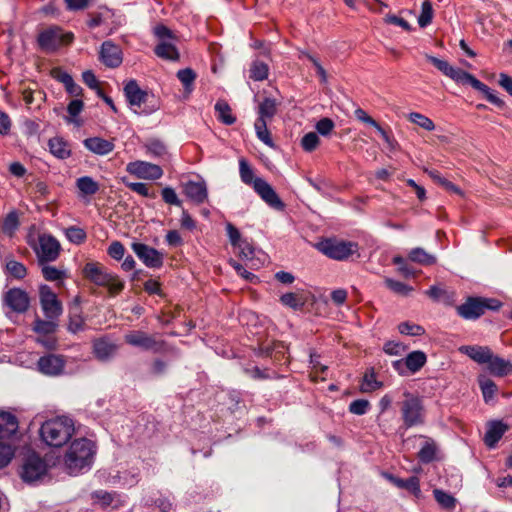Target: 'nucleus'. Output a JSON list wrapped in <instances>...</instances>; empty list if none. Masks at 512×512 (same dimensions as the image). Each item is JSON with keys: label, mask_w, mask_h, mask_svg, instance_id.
<instances>
[{"label": "nucleus", "mask_w": 512, "mask_h": 512, "mask_svg": "<svg viewBox=\"0 0 512 512\" xmlns=\"http://www.w3.org/2000/svg\"><path fill=\"white\" fill-rule=\"evenodd\" d=\"M79 197L92 196L99 191V183L90 176H82L76 180Z\"/></svg>", "instance_id": "nucleus-31"}, {"label": "nucleus", "mask_w": 512, "mask_h": 512, "mask_svg": "<svg viewBox=\"0 0 512 512\" xmlns=\"http://www.w3.org/2000/svg\"><path fill=\"white\" fill-rule=\"evenodd\" d=\"M409 260L421 265H433L436 263V257L427 253L423 248H413L408 255Z\"/></svg>", "instance_id": "nucleus-40"}, {"label": "nucleus", "mask_w": 512, "mask_h": 512, "mask_svg": "<svg viewBox=\"0 0 512 512\" xmlns=\"http://www.w3.org/2000/svg\"><path fill=\"white\" fill-rule=\"evenodd\" d=\"M41 266V272L45 280L47 281H60L66 277L64 270L58 269L54 266L45 263Z\"/></svg>", "instance_id": "nucleus-50"}, {"label": "nucleus", "mask_w": 512, "mask_h": 512, "mask_svg": "<svg viewBox=\"0 0 512 512\" xmlns=\"http://www.w3.org/2000/svg\"><path fill=\"white\" fill-rule=\"evenodd\" d=\"M426 362V354L423 351L417 350L409 353L403 359L393 361L392 367L399 375L407 376L408 374H415L418 372Z\"/></svg>", "instance_id": "nucleus-11"}, {"label": "nucleus", "mask_w": 512, "mask_h": 512, "mask_svg": "<svg viewBox=\"0 0 512 512\" xmlns=\"http://www.w3.org/2000/svg\"><path fill=\"white\" fill-rule=\"evenodd\" d=\"M239 175L241 181L252 186L257 195L271 208L282 211L284 202L280 199L273 187L263 178L256 177L254 170L245 158L239 159Z\"/></svg>", "instance_id": "nucleus-2"}, {"label": "nucleus", "mask_w": 512, "mask_h": 512, "mask_svg": "<svg viewBox=\"0 0 512 512\" xmlns=\"http://www.w3.org/2000/svg\"><path fill=\"white\" fill-rule=\"evenodd\" d=\"M398 330L401 334L410 336H421L425 333V329L417 324L410 322H402L398 325Z\"/></svg>", "instance_id": "nucleus-57"}, {"label": "nucleus", "mask_w": 512, "mask_h": 512, "mask_svg": "<svg viewBox=\"0 0 512 512\" xmlns=\"http://www.w3.org/2000/svg\"><path fill=\"white\" fill-rule=\"evenodd\" d=\"M278 103L275 99L266 97L258 106V118L257 120H262L267 122L271 120L274 115L277 113Z\"/></svg>", "instance_id": "nucleus-33"}, {"label": "nucleus", "mask_w": 512, "mask_h": 512, "mask_svg": "<svg viewBox=\"0 0 512 512\" xmlns=\"http://www.w3.org/2000/svg\"><path fill=\"white\" fill-rule=\"evenodd\" d=\"M478 384L482 392L484 402L489 403L490 401H492L498 390L495 382L485 375H479Z\"/></svg>", "instance_id": "nucleus-36"}, {"label": "nucleus", "mask_w": 512, "mask_h": 512, "mask_svg": "<svg viewBox=\"0 0 512 512\" xmlns=\"http://www.w3.org/2000/svg\"><path fill=\"white\" fill-rule=\"evenodd\" d=\"M19 226L18 214L12 211L3 220L2 230L5 234L12 236Z\"/></svg>", "instance_id": "nucleus-53"}, {"label": "nucleus", "mask_w": 512, "mask_h": 512, "mask_svg": "<svg viewBox=\"0 0 512 512\" xmlns=\"http://www.w3.org/2000/svg\"><path fill=\"white\" fill-rule=\"evenodd\" d=\"M66 238L73 244L80 245L85 242L87 234L81 227L70 226L65 229Z\"/></svg>", "instance_id": "nucleus-47"}, {"label": "nucleus", "mask_w": 512, "mask_h": 512, "mask_svg": "<svg viewBox=\"0 0 512 512\" xmlns=\"http://www.w3.org/2000/svg\"><path fill=\"white\" fill-rule=\"evenodd\" d=\"M155 54L162 59L177 61L179 59V52L177 48L166 41H161L154 49Z\"/></svg>", "instance_id": "nucleus-37"}, {"label": "nucleus", "mask_w": 512, "mask_h": 512, "mask_svg": "<svg viewBox=\"0 0 512 512\" xmlns=\"http://www.w3.org/2000/svg\"><path fill=\"white\" fill-rule=\"evenodd\" d=\"M147 154L152 157L159 158L166 154L165 145L159 140H150L145 144Z\"/></svg>", "instance_id": "nucleus-55"}, {"label": "nucleus", "mask_w": 512, "mask_h": 512, "mask_svg": "<svg viewBox=\"0 0 512 512\" xmlns=\"http://www.w3.org/2000/svg\"><path fill=\"white\" fill-rule=\"evenodd\" d=\"M18 430L16 416L9 412L0 413V440L9 439Z\"/></svg>", "instance_id": "nucleus-25"}, {"label": "nucleus", "mask_w": 512, "mask_h": 512, "mask_svg": "<svg viewBox=\"0 0 512 512\" xmlns=\"http://www.w3.org/2000/svg\"><path fill=\"white\" fill-rule=\"evenodd\" d=\"M370 403L366 399H357L350 403L349 411L355 415H364L368 412Z\"/></svg>", "instance_id": "nucleus-60"}, {"label": "nucleus", "mask_w": 512, "mask_h": 512, "mask_svg": "<svg viewBox=\"0 0 512 512\" xmlns=\"http://www.w3.org/2000/svg\"><path fill=\"white\" fill-rule=\"evenodd\" d=\"M433 495L437 503L446 510H453L456 507V499L449 493L441 490L434 489Z\"/></svg>", "instance_id": "nucleus-45"}, {"label": "nucleus", "mask_w": 512, "mask_h": 512, "mask_svg": "<svg viewBox=\"0 0 512 512\" xmlns=\"http://www.w3.org/2000/svg\"><path fill=\"white\" fill-rule=\"evenodd\" d=\"M72 40V33H66L56 26L43 30L37 38L39 47L45 52H54L60 47L71 43Z\"/></svg>", "instance_id": "nucleus-9"}, {"label": "nucleus", "mask_w": 512, "mask_h": 512, "mask_svg": "<svg viewBox=\"0 0 512 512\" xmlns=\"http://www.w3.org/2000/svg\"><path fill=\"white\" fill-rule=\"evenodd\" d=\"M27 243L34 251L39 265L56 261L61 252L59 241L51 234L42 233L37 238L29 235Z\"/></svg>", "instance_id": "nucleus-6"}, {"label": "nucleus", "mask_w": 512, "mask_h": 512, "mask_svg": "<svg viewBox=\"0 0 512 512\" xmlns=\"http://www.w3.org/2000/svg\"><path fill=\"white\" fill-rule=\"evenodd\" d=\"M183 192L195 204H202L208 197L207 186L204 181H187L183 184Z\"/></svg>", "instance_id": "nucleus-21"}, {"label": "nucleus", "mask_w": 512, "mask_h": 512, "mask_svg": "<svg viewBox=\"0 0 512 512\" xmlns=\"http://www.w3.org/2000/svg\"><path fill=\"white\" fill-rule=\"evenodd\" d=\"M99 54L100 61L109 68L119 67L123 61L121 48L112 41H104Z\"/></svg>", "instance_id": "nucleus-18"}, {"label": "nucleus", "mask_w": 512, "mask_h": 512, "mask_svg": "<svg viewBox=\"0 0 512 512\" xmlns=\"http://www.w3.org/2000/svg\"><path fill=\"white\" fill-rule=\"evenodd\" d=\"M82 272L84 277L95 285L108 288L111 295L118 294L124 288V283L119 277L109 273L106 268L98 262L86 263Z\"/></svg>", "instance_id": "nucleus-7"}, {"label": "nucleus", "mask_w": 512, "mask_h": 512, "mask_svg": "<svg viewBox=\"0 0 512 512\" xmlns=\"http://www.w3.org/2000/svg\"><path fill=\"white\" fill-rule=\"evenodd\" d=\"M196 73L191 68L181 69L177 72V78L182 83L186 93L190 94L194 89Z\"/></svg>", "instance_id": "nucleus-42"}, {"label": "nucleus", "mask_w": 512, "mask_h": 512, "mask_svg": "<svg viewBox=\"0 0 512 512\" xmlns=\"http://www.w3.org/2000/svg\"><path fill=\"white\" fill-rule=\"evenodd\" d=\"M58 328V319H47L43 320L37 317L32 326V330L38 335L41 336H50L53 335Z\"/></svg>", "instance_id": "nucleus-30"}, {"label": "nucleus", "mask_w": 512, "mask_h": 512, "mask_svg": "<svg viewBox=\"0 0 512 512\" xmlns=\"http://www.w3.org/2000/svg\"><path fill=\"white\" fill-rule=\"evenodd\" d=\"M96 454V445L87 438L75 439L69 446L64 463L70 474L76 475L83 470H88Z\"/></svg>", "instance_id": "nucleus-3"}, {"label": "nucleus", "mask_w": 512, "mask_h": 512, "mask_svg": "<svg viewBox=\"0 0 512 512\" xmlns=\"http://www.w3.org/2000/svg\"><path fill=\"white\" fill-rule=\"evenodd\" d=\"M434 11L432 7V3L429 0H426L422 3L421 12L418 17V25L422 28L427 27L431 24L433 19Z\"/></svg>", "instance_id": "nucleus-51"}, {"label": "nucleus", "mask_w": 512, "mask_h": 512, "mask_svg": "<svg viewBox=\"0 0 512 512\" xmlns=\"http://www.w3.org/2000/svg\"><path fill=\"white\" fill-rule=\"evenodd\" d=\"M4 302L11 310L24 313L29 308L30 299L24 290L12 288L5 293Z\"/></svg>", "instance_id": "nucleus-19"}, {"label": "nucleus", "mask_w": 512, "mask_h": 512, "mask_svg": "<svg viewBox=\"0 0 512 512\" xmlns=\"http://www.w3.org/2000/svg\"><path fill=\"white\" fill-rule=\"evenodd\" d=\"M65 364L63 356L47 354L39 358L37 368L44 375L59 376L63 373Z\"/></svg>", "instance_id": "nucleus-17"}, {"label": "nucleus", "mask_w": 512, "mask_h": 512, "mask_svg": "<svg viewBox=\"0 0 512 512\" xmlns=\"http://www.w3.org/2000/svg\"><path fill=\"white\" fill-rule=\"evenodd\" d=\"M280 302L289 308L294 310H300L305 305V300L298 296L296 293H285L280 297Z\"/></svg>", "instance_id": "nucleus-48"}, {"label": "nucleus", "mask_w": 512, "mask_h": 512, "mask_svg": "<svg viewBox=\"0 0 512 512\" xmlns=\"http://www.w3.org/2000/svg\"><path fill=\"white\" fill-rule=\"evenodd\" d=\"M215 111L218 119L225 125H232L235 123L236 118L232 114V109L229 104L223 100L217 101L215 104Z\"/></svg>", "instance_id": "nucleus-39"}, {"label": "nucleus", "mask_w": 512, "mask_h": 512, "mask_svg": "<svg viewBox=\"0 0 512 512\" xmlns=\"http://www.w3.org/2000/svg\"><path fill=\"white\" fill-rule=\"evenodd\" d=\"M125 342L131 346L139 347L144 350L161 352L164 346L163 341L156 340L154 336L143 331H131L124 336Z\"/></svg>", "instance_id": "nucleus-14"}, {"label": "nucleus", "mask_w": 512, "mask_h": 512, "mask_svg": "<svg viewBox=\"0 0 512 512\" xmlns=\"http://www.w3.org/2000/svg\"><path fill=\"white\" fill-rule=\"evenodd\" d=\"M490 301L483 300L478 297H469L465 303L457 306L456 310L460 317L465 320H476L481 317L486 310H495V306H491Z\"/></svg>", "instance_id": "nucleus-12"}, {"label": "nucleus", "mask_w": 512, "mask_h": 512, "mask_svg": "<svg viewBox=\"0 0 512 512\" xmlns=\"http://www.w3.org/2000/svg\"><path fill=\"white\" fill-rule=\"evenodd\" d=\"M92 499H94L102 508H106L111 506L118 496L116 492H108L105 490L94 491L92 494Z\"/></svg>", "instance_id": "nucleus-49"}, {"label": "nucleus", "mask_w": 512, "mask_h": 512, "mask_svg": "<svg viewBox=\"0 0 512 512\" xmlns=\"http://www.w3.org/2000/svg\"><path fill=\"white\" fill-rule=\"evenodd\" d=\"M426 59L433 64L439 71H441L445 76L449 77L453 81L462 85H470L475 90L481 92L487 101L491 104L497 106L498 108H504L505 102L499 98L495 92L490 89L486 84L482 83L472 74L454 67L450 65L447 61L439 59L432 55H425Z\"/></svg>", "instance_id": "nucleus-1"}, {"label": "nucleus", "mask_w": 512, "mask_h": 512, "mask_svg": "<svg viewBox=\"0 0 512 512\" xmlns=\"http://www.w3.org/2000/svg\"><path fill=\"white\" fill-rule=\"evenodd\" d=\"M122 182L131 191H133L143 197L151 198V199L156 198V193L154 191H151L149 185L146 183L130 182V181H127L126 178H122Z\"/></svg>", "instance_id": "nucleus-43"}, {"label": "nucleus", "mask_w": 512, "mask_h": 512, "mask_svg": "<svg viewBox=\"0 0 512 512\" xmlns=\"http://www.w3.org/2000/svg\"><path fill=\"white\" fill-rule=\"evenodd\" d=\"M428 175L430 176L433 181L439 185H441L443 188H445L448 192L458 194L460 196L463 195L462 190L453 184L451 181L447 180L437 170H429L427 171Z\"/></svg>", "instance_id": "nucleus-41"}, {"label": "nucleus", "mask_w": 512, "mask_h": 512, "mask_svg": "<svg viewBox=\"0 0 512 512\" xmlns=\"http://www.w3.org/2000/svg\"><path fill=\"white\" fill-rule=\"evenodd\" d=\"M107 253L111 258L119 261L124 257L125 247L121 242L114 241L109 245Z\"/></svg>", "instance_id": "nucleus-63"}, {"label": "nucleus", "mask_w": 512, "mask_h": 512, "mask_svg": "<svg viewBox=\"0 0 512 512\" xmlns=\"http://www.w3.org/2000/svg\"><path fill=\"white\" fill-rule=\"evenodd\" d=\"M124 94L131 107L137 112L142 104H146L149 100V94L142 90L136 80H130L124 86Z\"/></svg>", "instance_id": "nucleus-20"}, {"label": "nucleus", "mask_w": 512, "mask_h": 512, "mask_svg": "<svg viewBox=\"0 0 512 512\" xmlns=\"http://www.w3.org/2000/svg\"><path fill=\"white\" fill-rule=\"evenodd\" d=\"M487 364L489 372L494 376L504 377L512 374V362L509 360H505L492 354V357Z\"/></svg>", "instance_id": "nucleus-26"}, {"label": "nucleus", "mask_w": 512, "mask_h": 512, "mask_svg": "<svg viewBox=\"0 0 512 512\" xmlns=\"http://www.w3.org/2000/svg\"><path fill=\"white\" fill-rule=\"evenodd\" d=\"M235 248L239 250V257L247 262H252L255 249L254 247L247 241H242L239 245H237Z\"/></svg>", "instance_id": "nucleus-58"}, {"label": "nucleus", "mask_w": 512, "mask_h": 512, "mask_svg": "<svg viewBox=\"0 0 512 512\" xmlns=\"http://www.w3.org/2000/svg\"><path fill=\"white\" fill-rule=\"evenodd\" d=\"M39 301L43 314L47 319H59L62 315V303L50 286L46 284L40 285Z\"/></svg>", "instance_id": "nucleus-10"}, {"label": "nucleus", "mask_w": 512, "mask_h": 512, "mask_svg": "<svg viewBox=\"0 0 512 512\" xmlns=\"http://www.w3.org/2000/svg\"><path fill=\"white\" fill-rule=\"evenodd\" d=\"M390 480L396 487L406 489L416 497H419L421 494L420 481L416 476H411L408 479L391 476Z\"/></svg>", "instance_id": "nucleus-34"}, {"label": "nucleus", "mask_w": 512, "mask_h": 512, "mask_svg": "<svg viewBox=\"0 0 512 512\" xmlns=\"http://www.w3.org/2000/svg\"><path fill=\"white\" fill-rule=\"evenodd\" d=\"M383 383L378 381L373 368L367 370L363 376L360 391L363 393H370L380 389Z\"/></svg>", "instance_id": "nucleus-38"}, {"label": "nucleus", "mask_w": 512, "mask_h": 512, "mask_svg": "<svg viewBox=\"0 0 512 512\" xmlns=\"http://www.w3.org/2000/svg\"><path fill=\"white\" fill-rule=\"evenodd\" d=\"M126 171L143 180L155 181L163 176V169L159 165L141 160L129 162Z\"/></svg>", "instance_id": "nucleus-13"}, {"label": "nucleus", "mask_w": 512, "mask_h": 512, "mask_svg": "<svg viewBox=\"0 0 512 512\" xmlns=\"http://www.w3.org/2000/svg\"><path fill=\"white\" fill-rule=\"evenodd\" d=\"M163 201L169 205L182 206V201L178 198L175 190L171 187H165L161 191Z\"/></svg>", "instance_id": "nucleus-62"}, {"label": "nucleus", "mask_w": 512, "mask_h": 512, "mask_svg": "<svg viewBox=\"0 0 512 512\" xmlns=\"http://www.w3.org/2000/svg\"><path fill=\"white\" fill-rule=\"evenodd\" d=\"M6 269L8 273L16 279H23L27 275V268L25 265L15 260L7 261Z\"/></svg>", "instance_id": "nucleus-54"}, {"label": "nucleus", "mask_w": 512, "mask_h": 512, "mask_svg": "<svg viewBox=\"0 0 512 512\" xmlns=\"http://www.w3.org/2000/svg\"><path fill=\"white\" fill-rule=\"evenodd\" d=\"M74 432V422L66 416L49 419L40 428L42 440L52 447H61L66 444Z\"/></svg>", "instance_id": "nucleus-4"}, {"label": "nucleus", "mask_w": 512, "mask_h": 512, "mask_svg": "<svg viewBox=\"0 0 512 512\" xmlns=\"http://www.w3.org/2000/svg\"><path fill=\"white\" fill-rule=\"evenodd\" d=\"M459 351L467 355L478 364H487L490 361L493 352L487 346L465 345L459 348Z\"/></svg>", "instance_id": "nucleus-23"}, {"label": "nucleus", "mask_w": 512, "mask_h": 512, "mask_svg": "<svg viewBox=\"0 0 512 512\" xmlns=\"http://www.w3.org/2000/svg\"><path fill=\"white\" fill-rule=\"evenodd\" d=\"M132 249L145 266L156 269L163 266L164 254L157 249L143 243H133Z\"/></svg>", "instance_id": "nucleus-16"}, {"label": "nucleus", "mask_w": 512, "mask_h": 512, "mask_svg": "<svg viewBox=\"0 0 512 512\" xmlns=\"http://www.w3.org/2000/svg\"><path fill=\"white\" fill-rule=\"evenodd\" d=\"M316 130L322 136H328L335 127L334 122L330 118H322L316 123Z\"/></svg>", "instance_id": "nucleus-64"}, {"label": "nucleus", "mask_w": 512, "mask_h": 512, "mask_svg": "<svg viewBox=\"0 0 512 512\" xmlns=\"http://www.w3.org/2000/svg\"><path fill=\"white\" fill-rule=\"evenodd\" d=\"M508 429L509 426L502 421L490 422L484 437L485 444L489 448H494Z\"/></svg>", "instance_id": "nucleus-24"}, {"label": "nucleus", "mask_w": 512, "mask_h": 512, "mask_svg": "<svg viewBox=\"0 0 512 512\" xmlns=\"http://www.w3.org/2000/svg\"><path fill=\"white\" fill-rule=\"evenodd\" d=\"M46 463L35 453L30 454L22 466L21 477L25 482H34L45 475Z\"/></svg>", "instance_id": "nucleus-15"}, {"label": "nucleus", "mask_w": 512, "mask_h": 512, "mask_svg": "<svg viewBox=\"0 0 512 512\" xmlns=\"http://www.w3.org/2000/svg\"><path fill=\"white\" fill-rule=\"evenodd\" d=\"M14 455L11 445L0 441V468L7 466Z\"/></svg>", "instance_id": "nucleus-61"}, {"label": "nucleus", "mask_w": 512, "mask_h": 512, "mask_svg": "<svg viewBox=\"0 0 512 512\" xmlns=\"http://www.w3.org/2000/svg\"><path fill=\"white\" fill-rule=\"evenodd\" d=\"M68 331L71 333H77L85 328V319L82 316L81 309L79 307V298L75 299V306L70 308Z\"/></svg>", "instance_id": "nucleus-29"}, {"label": "nucleus", "mask_w": 512, "mask_h": 512, "mask_svg": "<svg viewBox=\"0 0 512 512\" xmlns=\"http://www.w3.org/2000/svg\"><path fill=\"white\" fill-rule=\"evenodd\" d=\"M424 439V442L417 454V457L421 463L428 464L436 459L437 445L436 442L427 436H420Z\"/></svg>", "instance_id": "nucleus-28"}, {"label": "nucleus", "mask_w": 512, "mask_h": 512, "mask_svg": "<svg viewBox=\"0 0 512 512\" xmlns=\"http://www.w3.org/2000/svg\"><path fill=\"white\" fill-rule=\"evenodd\" d=\"M317 249L331 259L343 261L354 254L358 255L359 247L357 243L352 241L331 238L319 242Z\"/></svg>", "instance_id": "nucleus-8"}, {"label": "nucleus", "mask_w": 512, "mask_h": 512, "mask_svg": "<svg viewBox=\"0 0 512 512\" xmlns=\"http://www.w3.org/2000/svg\"><path fill=\"white\" fill-rule=\"evenodd\" d=\"M354 114L359 121L374 127L377 130V132L381 135L382 139L387 143V145L389 147H393V144L395 142L394 139L362 108H357Z\"/></svg>", "instance_id": "nucleus-27"}, {"label": "nucleus", "mask_w": 512, "mask_h": 512, "mask_svg": "<svg viewBox=\"0 0 512 512\" xmlns=\"http://www.w3.org/2000/svg\"><path fill=\"white\" fill-rule=\"evenodd\" d=\"M255 131L258 139L262 141L265 145L274 148L275 143L271 137V134L267 128V122L262 120H256L255 122Z\"/></svg>", "instance_id": "nucleus-46"}, {"label": "nucleus", "mask_w": 512, "mask_h": 512, "mask_svg": "<svg viewBox=\"0 0 512 512\" xmlns=\"http://www.w3.org/2000/svg\"><path fill=\"white\" fill-rule=\"evenodd\" d=\"M50 152L59 159H67L71 155L68 143L61 137H53L48 142Z\"/></svg>", "instance_id": "nucleus-32"}, {"label": "nucleus", "mask_w": 512, "mask_h": 512, "mask_svg": "<svg viewBox=\"0 0 512 512\" xmlns=\"http://www.w3.org/2000/svg\"><path fill=\"white\" fill-rule=\"evenodd\" d=\"M385 284L390 290L397 294L408 295L412 291V288L410 286L406 285L403 282L393 280L391 278H386Z\"/></svg>", "instance_id": "nucleus-59"}, {"label": "nucleus", "mask_w": 512, "mask_h": 512, "mask_svg": "<svg viewBox=\"0 0 512 512\" xmlns=\"http://www.w3.org/2000/svg\"><path fill=\"white\" fill-rule=\"evenodd\" d=\"M403 399L398 403L401 419L406 428L421 426L425 423L426 410L420 396L405 390Z\"/></svg>", "instance_id": "nucleus-5"}, {"label": "nucleus", "mask_w": 512, "mask_h": 512, "mask_svg": "<svg viewBox=\"0 0 512 512\" xmlns=\"http://www.w3.org/2000/svg\"><path fill=\"white\" fill-rule=\"evenodd\" d=\"M83 144L86 149H88L90 152L99 155V156H105L111 153L114 148V140H107L101 137H90L83 141Z\"/></svg>", "instance_id": "nucleus-22"}, {"label": "nucleus", "mask_w": 512, "mask_h": 512, "mask_svg": "<svg viewBox=\"0 0 512 512\" xmlns=\"http://www.w3.org/2000/svg\"><path fill=\"white\" fill-rule=\"evenodd\" d=\"M408 120L419 127L425 129L426 131H433L435 129L434 122L428 118L427 116L418 113V112H411L408 115Z\"/></svg>", "instance_id": "nucleus-52"}, {"label": "nucleus", "mask_w": 512, "mask_h": 512, "mask_svg": "<svg viewBox=\"0 0 512 512\" xmlns=\"http://www.w3.org/2000/svg\"><path fill=\"white\" fill-rule=\"evenodd\" d=\"M93 350L98 359L106 360L117 351V346L109 340L99 339L94 342Z\"/></svg>", "instance_id": "nucleus-35"}, {"label": "nucleus", "mask_w": 512, "mask_h": 512, "mask_svg": "<svg viewBox=\"0 0 512 512\" xmlns=\"http://www.w3.org/2000/svg\"><path fill=\"white\" fill-rule=\"evenodd\" d=\"M319 142H320V139H319V136L317 135V133L309 132L302 137L301 146L304 151L312 152L318 147Z\"/></svg>", "instance_id": "nucleus-56"}, {"label": "nucleus", "mask_w": 512, "mask_h": 512, "mask_svg": "<svg viewBox=\"0 0 512 512\" xmlns=\"http://www.w3.org/2000/svg\"><path fill=\"white\" fill-rule=\"evenodd\" d=\"M249 72L252 80L263 81L268 77L269 67L266 63L256 60L251 64Z\"/></svg>", "instance_id": "nucleus-44"}]
</instances>
